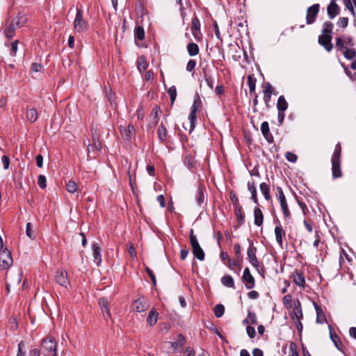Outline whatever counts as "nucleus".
I'll return each instance as SVG.
<instances>
[{"instance_id": "6e6d98bb", "label": "nucleus", "mask_w": 356, "mask_h": 356, "mask_svg": "<svg viewBox=\"0 0 356 356\" xmlns=\"http://www.w3.org/2000/svg\"><path fill=\"white\" fill-rule=\"evenodd\" d=\"M277 194L276 195L279 202L286 201V197L284 194L282 188L280 186H277Z\"/></svg>"}, {"instance_id": "aec40b11", "label": "nucleus", "mask_w": 356, "mask_h": 356, "mask_svg": "<svg viewBox=\"0 0 356 356\" xmlns=\"http://www.w3.org/2000/svg\"><path fill=\"white\" fill-rule=\"evenodd\" d=\"M185 343H186V339L182 334H179L178 335V339H177V341L168 342V343H169L170 345V346L173 348L175 352L177 351L178 349L182 348L183 346L185 344Z\"/></svg>"}, {"instance_id": "bb28decb", "label": "nucleus", "mask_w": 356, "mask_h": 356, "mask_svg": "<svg viewBox=\"0 0 356 356\" xmlns=\"http://www.w3.org/2000/svg\"><path fill=\"white\" fill-rule=\"evenodd\" d=\"M191 31L194 37H197L200 31V22L196 16H194L192 19Z\"/></svg>"}, {"instance_id": "a18cd8bd", "label": "nucleus", "mask_w": 356, "mask_h": 356, "mask_svg": "<svg viewBox=\"0 0 356 356\" xmlns=\"http://www.w3.org/2000/svg\"><path fill=\"white\" fill-rule=\"evenodd\" d=\"M26 236L31 239H34L36 237V235L33 229V225L31 222L26 223Z\"/></svg>"}, {"instance_id": "37998d69", "label": "nucleus", "mask_w": 356, "mask_h": 356, "mask_svg": "<svg viewBox=\"0 0 356 356\" xmlns=\"http://www.w3.org/2000/svg\"><path fill=\"white\" fill-rule=\"evenodd\" d=\"M247 83L249 87L250 92H254L256 88V79L251 75H248Z\"/></svg>"}, {"instance_id": "052dcab7", "label": "nucleus", "mask_w": 356, "mask_h": 356, "mask_svg": "<svg viewBox=\"0 0 356 356\" xmlns=\"http://www.w3.org/2000/svg\"><path fill=\"white\" fill-rule=\"evenodd\" d=\"M38 184L41 188L46 187V177L42 175H40L38 177Z\"/></svg>"}, {"instance_id": "9d476101", "label": "nucleus", "mask_w": 356, "mask_h": 356, "mask_svg": "<svg viewBox=\"0 0 356 356\" xmlns=\"http://www.w3.org/2000/svg\"><path fill=\"white\" fill-rule=\"evenodd\" d=\"M242 280L244 282L247 289H252L254 287L255 280L254 277L251 275L248 268H245L244 269Z\"/></svg>"}, {"instance_id": "338daca9", "label": "nucleus", "mask_w": 356, "mask_h": 356, "mask_svg": "<svg viewBox=\"0 0 356 356\" xmlns=\"http://www.w3.org/2000/svg\"><path fill=\"white\" fill-rule=\"evenodd\" d=\"M1 161H2V163L3 165V168L5 170H8L9 168V166H10V159L8 156H3L1 157Z\"/></svg>"}, {"instance_id": "412c9836", "label": "nucleus", "mask_w": 356, "mask_h": 356, "mask_svg": "<svg viewBox=\"0 0 356 356\" xmlns=\"http://www.w3.org/2000/svg\"><path fill=\"white\" fill-rule=\"evenodd\" d=\"M92 256L97 266L102 262L101 248L97 243L92 244Z\"/></svg>"}, {"instance_id": "ea45409f", "label": "nucleus", "mask_w": 356, "mask_h": 356, "mask_svg": "<svg viewBox=\"0 0 356 356\" xmlns=\"http://www.w3.org/2000/svg\"><path fill=\"white\" fill-rule=\"evenodd\" d=\"M134 36L136 39L143 40L145 38L144 29L140 26H136L134 30Z\"/></svg>"}, {"instance_id": "603ef678", "label": "nucleus", "mask_w": 356, "mask_h": 356, "mask_svg": "<svg viewBox=\"0 0 356 356\" xmlns=\"http://www.w3.org/2000/svg\"><path fill=\"white\" fill-rule=\"evenodd\" d=\"M66 189L69 193H75L77 190L76 184L74 181L70 180L66 184Z\"/></svg>"}, {"instance_id": "a878e982", "label": "nucleus", "mask_w": 356, "mask_h": 356, "mask_svg": "<svg viewBox=\"0 0 356 356\" xmlns=\"http://www.w3.org/2000/svg\"><path fill=\"white\" fill-rule=\"evenodd\" d=\"M248 189L251 193V199L254 202L258 204V200L257 197V188L255 187L254 181L253 180L248 182Z\"/></svg>"}, {"instance_id": "b1692460", "label": "nucleus", "mask_w": 356, "mask_h": 356, "mask_svg": "<svg viewBox=\"0 0 356 356\" xmlns=\"http://www.w3.org/2000/svg\"><path fill=\"white\" fill-rule=\"evenodd\" d=\"M234 213L237 219V223L238 226H241L245 222V215L243 213V209L241 206H237L234 208Z\"/></svg>"}, {"instance_id": "58836bf2", "label": "nucleus", "mask_w": 356, "mask_h": 356, "mask_svg": "<svg viewBox=\"0 0 356 356\" xmlns=\"http://www.w3.org/2000/svg\"><path fill=\"white\" fill-rule=\"evenodd\" d=\"M280 204L285 220H289L291 218V212L289 209L287 202H282Z\"/></svg>"}, {"instance_id": "ddd939ff", "label": "nucleus", "mask_w": 356, "mask_h": 356, "mask_svg": "<svg viewBox=\"0 0 356 356\" xmlns=\"http://www.w3.org/2000/svg\"><path fill=\"white\" fill-rule=\"evenodd\" d=\"M120 129L122 138L127 141H131L132 136L135 135V128L133 124H129L127 127L120 126Z\"/></svg>"}, {"instance_id": "bf43d9fd", "label": "nucleus", "mask_w": 356, "mask_h": 356, "mask_svg": "<svg viewBox=\"0 0 356 356\" xmlns=\"http://www.w3.org/2000/svg\"><path fill=\"white\" fill-rule=\"evenodd\" d=\"M348 24V17H340L338 20L337 25L341 28H346Z\"/></svg>"}, {"instance_id": "8fccbe9b", "label": "nucleus", "mask_w": 356, "mask_h": 356, "mask_svg": "<svg viewBox=\"0 0 356 356\" xmlns=\"http://www.w3.org/2000/svg\"><path fill=\"white\" fill-rule=\"evenodd\" d=\"M202 102L199 95H196L194 98L193 103L192 104L191 110L197 111V109L201 106Z\"/></svg>"}, {"instance_id": "13d9d810", "label": "nucleus", "mask_w": 356, "mask_h": 356, "mask_svg": "<svg viewBox=\"0 0 356 356\" xmlns=\"http://www.w3.org/2000/svg\"><path fill=\"white\" fill-rule=\"evenodd\" d=\"M352 1V0H343V3L346 8L350 11L353 15H355V10Z\"/></svg>"}, {"instance_id": "680f3d73", "label": "nucleus", "mask_w": 356, "mask_h": 356, "mask_svg": "<svg viewBox=\"0 0 356 356\" xmlns=\"http://www.w3.org/2000/svg\"><path fill=\"white\" fill-rule=\"evenodd\" d=\"M230 200L232 202L234 208L237 207V206H241L238 202V197L234 192H231L230 193Z\"/></svg>"}, {"instance_id": "09e8293b", "label": "nucleus", "mask_w": 356, "mask_h": 356, "mask_svg": "<svg viewBox=\"0 0 356 356\" xmlns=\"http://www.w3.org/2000/svg\"><path fill=\"white\" fill-rule=\"evenodd\" d=\"M102 149V144L98 140H95L93 141V144L89 145L88 147V152H91L93 150L99 151Z\"/></svg>"}, {"instance_id": "79ce46f5", "label": "nucleus", "mask_w": 356, "mask_h": 356, "mask_svg": "<svg viewBox=\"0 0 356 356\" xmlns=\"http://www.w3.org/2000/svg\"><path fill=\"white\" fill-rule=\"evenodd\" d=\"M243 323L252 325L257 324L256 314L251 312H248V317L243 321Z\"/></svg>"}, {"instance_id": "f03ea898", "label": "nucleus", "mask_w": 356, "mask_h": 356, "mask_svg": "<svg viewBox=\"0 0 356 356\" xmlns=\"http://www.w3.org/2000/svg\"><path fill=\"white\" fill-rule=\"evenodd\" d=\"M341 147L339 143L337 144L332 157V171L334 178L341 177L342 172L341 171Z\"/></svg>"}, {"instance_id": "7c9ffc66", "label": "nucleus", "mask_w": 356, "mask_h": 356, "mask_svg": "<svg viewBox=\"0 0 356 356\" xmlns=\"http://www.w3.org/2000/svg\"><path fill=\"white\" fill-rule=\"evenodd\" d=\"M343 56L347 60H353L355 58L356 56V50L353 47L346 48L345 49L342 50Z\"/></svg>"}, {"instance_id": "dca6fc26", "label": "nucleus", "mask_w": 356, "mask_h": 356, "mask_svg": "<svg viewBox=\"0 0 356 356\" xmlns=\"http://www.w3.org/2000/svg\"><path fill=\"white\" fill-rule=\"evenodd\" d=\"M275 235L277 243L280 247H282V238L285 236V232L284 231L280 221L276 222L275 227Z\"/></svg>"}, {"instance_id": "0eeeda50", "label": "nucleus", "mask_w": 356, "mask_h": 356, "mask_svg": "<svg viewBox=\"0 0 356 356\" xmlns=\"http://www.w3.org/2000/svg\"><path fill=\"white\" fill-rule=\"evenodd\" d=\"M319 10L320 5L318 3H315L307 8L306 15L307 24H312L315 22Z\"/></svg>"}, {"instance_id": "5701e85b", "label": "nucleus", "mask_w": 356, "mask_h": 356, "mask_svg": "<svg viewBox=\"0 0 356 356\" xmlns=\"http://www.w3.org/2000/svg\"><path fill=\"white\" fill-rule=\"evenodd\" d=\"M256 251H257V248H253L252 245H251L248 249V252H247L249 261L252 266L257 264L259 262L257 259V257H256Z\"/></svg>"}, {"instance_id": "393cba45", "label": "nucleus", "mask_w": 356, "mask_h": 356, "mask_svg": "<svg viewBox=\"0 0 356 356\" xmlns=\"http://www.w3.org/2000/svg\"><path fill=\"white\" fill-rule=\"evenodd\" d=\"M158 318L159 313L154 309H152L148 314L147 322L149 326H153L156 323Z\"/></svg>"}, {"instance_id": "cd10ccee", "label": "nucleus", "mask_w": 356, "mask_h": 356, "mask_svg": "<svg viewBox=\"0 0 356 356\" xmlns=\"http://www.w3.org/2000/svg\"><path fill=\"white\" fill-rule=\"evenodd\" d=\"M148 67V63L145 56H140L137 59V68L140 72H144Z\"/></svg>"}, {"instance_id": "7ed1b4c3", "label": "nucleus", "mask_w": 356, "mask_h": 356, "mask_svg": "<svg viewBox=\"0 0 356 356\" xmlns=\"http://www.w3.org/2000/svg\"><path fill=\"white\" fill-rule=\"evenodd\" d=\"M73 27L74 31L78 33H84L89 29V23L83 18L82 10L77 8Z\"/></svg>"}, {"instance_id": "2f4dec72", "label": "nucleus", "mask_w": 356, "mask_h": 356, "mask_svg": "<svg viewBox=\"0 0 356 356\" xmlns=\"http://www.w3.org/2000/svg\"><path fill=\"white\" fill-rule=\"evenodd\" d=\"M277 108L278 111L284 112L288 108V103L286 102L284 96L279 97L277 103Z\"/></svg>"}, {"instance_id": "49530a36", "label": "nucleus", "mask_w": 356, "mask_h": 356, "mask_svg": "<svg viewBox=\"0 0 356 356\" xmlns=\"http://www.w3.org/2000/svg\"><path fill=\"white\" fill-rule=\"evenodd\" d=\"M168 93L170 96L171 104H173L177 97V88L175 86H172L168 90Z\"/></svg>"}, {"instance_id": "e2e57ef3", "label": "nucleus", "mask_w": 356, "mask_h": 356, "mask_svg": "<svg viewBox=\"0 0 356 356\" xmlns=\"http://www.w3.org/2000/svg\"><path fill=\"white\" fill-rule=\"evenodd\" d=\"M285 156L286 159L291 163H296L298 159V156L295 154L290 152H286Z\"/></svg>"}, {"instance_id": "864d4df0", "label": "nucleus", "mask_w": 356, "mask_h": 356, "mask_svg": "<svg viewBox=\"0 0 356 356\" xmlns=\"http://www.w3.org/2000/svg\"><path fill=\"white\" fill-rule=\"evenodd\" d=\"M196 202L198 205L202 204L204 202V194L203 190L200 187L198 188V193L196 197Z\"/></svg>"}, {"instance_id": "f3484780", "label": "nucleus", "mask_w": 356, "mask_h": 356, "mask_svg": "<svg viewBox=\"0 0 356 356\" xmlns=\"http://www.w3.org/2000/svg\"><path fill=\"white\" fill-rule=\"evenodd\" d=\"M261 133L268 143L273 142V137L270 132L269 125L267 122H263L261 125Z\"/></svg>"}, {"instance_id": "774afa93", "label": "nucleus", "mask_w": 356, "mask_h": 356, "mask_svg": "<svg viewBox=\"0 0 356 356\" xmlns=\"http://www.w3.org/2000/svg\"><path fill=\"white\" fill-rule=\"evenodd\" d=\"M289 348L291 350V355L289 356H299L298 352L296 351V346L294 343H291Z\"/></svg>"}, {"instance_id": "f704fd0d", "label": "nucleus", "mask_w": 356, "mask_h": 356, "mask_svg": "<svg viewBox=\"0 0 356 356\" xmlns=\"http://www.w3.org/2000/svg\"><path fill=\"white\" fill-rule=\"evenodd\" d=\"M17 29V26H15L14 23L11 22L4 31L6 38L9 39L13 38L15 35V32Z\"/></svg>"}, {"instance_id": "9b49d317", "label": "nucleus", "mask_w": 356, "mask_h": 356, "mask_svg": "<svg viewBox=\"0 0 356 356\" xmlns=\"http://www.w3.org/2000/svg\"><path fill=\"white\" fill-rule=\"evenodd\" d=\"M147 300L145 297H140L133 302V308L137 312H143L149 308Z\"/></svg>"}, {"instance_id": "a19ab883", "label": "nucleus", "mask_w": 356, "mask_h": 356, "mask_svg": "<svg viewBox=\"0 0 356 356\" xmlns=\"http://www.w3.org/2000/svg\"><path fill=\"white\" fill-rule=\"evenodd\" d=\"M332 29H333V24L330 21L325 22L323 24V29L322 31V33H323L322 35H325L327 34L328 35H331Z\"/></svg>"}, {"instance_id": "2eb2a0df", "label": "nucleus", "mask_w": 356, "mask_h": 356, "mask_svg": "<svg viewBox=\"0 0 356 356\" xmlns=\"http://www.w3.org/2000/svg\"><path fill=\"white\" fill-rule=\"evenodd\" d=\"M332 35H321L318 37V42L325 48V49L330 52L332 51L333 48V44H332Z\"/></svg>"}, {"instance_id": "c756f323", "label": "nucleus", "mask_w": 356, "mask_h": 356, "mask_svg": "<svg viewBox=\"0 0 356 356\" xmlns=\"http://www.w3.org/2000/svg\"><path fill=\"white\" fill-rule=\"evenodd\" d=\"M26 117L29 122H35L38 118V115L36 109L34 108H31L29 109L28 108L26 111Z\"/></svg>"}, {"instance_id": "6ab92c4d", "label": "nucleus", "mask_w": 356, "mask_h": 356, "mask_svg": "<svg viewBox=\"0 0 356 356\" xmlns=\"http://www.w3.org/2000/svg\"><path fill=\"white\" fill-rule=\"evenodd\" d=\"M339 6L334 1H331L327 8V12L330 19L334 18L339 13Z\"/></svg>"}, {"instance_id": "20e7f679", "label": "nucleus", "mask_w": 356, "mask_h": 356, "mask_svg": "<svg viewBox=\"0 0 356 356\" xmlns=\"http://www.w3.org/2000/svg\"><path fill=\"white\" fill-rule=\"evenodd\" d=\"M190 243L194 256L200 261H203L205 256L204 252L200 247L196 236L193 234V229H192L190 231Z\"/></svg>"}, {"instance_id": "c9c22d12", "label": "nucleus", "mask_w": 356, "mask_h": 356, "mask_svg": "<svg viewBox=\"0 0 356 356\" xmlns=\"http://www.w3.org/2000/svg\"><path fill=\"white\" fill-rule=\"evenodd\" d=\"M221 282L224 286H225L227 287L233 288V289L235 288L234 281L233 277L231 275L223 276L221 279Z\"/></svg>"}, {"instance_id": "c03bdc74", "label": "nucleus", "mask_w": 356, "mask_h": 356, "mask_svg": "<svg viewBox=\"0 0 356 356\" xmlns=\"http://www.w3.org/2000/svg\"><path fill=\"white\" fill-rule=\"evenodd\" d=\"M213 312L217 318H220L225 313V307L221 304H218L215 306Z\"/></svg>"}, {"instance_id": "4468645a", "label": "nucleus", "mask_w": 356, "mask_h": 356, "mask_svg": "<svg viewBox=\"0 0 356 356\" xmlns=\"http://www.w3.org/2000/svg\"><path fill=\"white\" fill-rule=\"evenodd\" d=\"M291 278L293 279V282L301 289H305L306 282L305 276L302 273L299 272L298 270H296L292 275Z\"/></svg>"}, {"instance_id": "de8ad7c7", "label": "nucleus", "mask_w": 356, "mask_h": 356, "mask_svg": "<svg viewBox=\"0 0 356 356\" xmlns=\"http://www.w3.org/2000/svg\"><path fill=\"white\" fill-rule=\"evenodd\" d=\"M184 164L190 170H192L195 166L194 158L190 155H188L184 159Z\"/></svg>"}, {"instance_id": "0e129e2a", "label": "nucleus", "mask_w": 356, "mask_h": 356, "mask_svg": "<svg viewBox=\"0 0 356 356\" xmlns=\"http://www.w3.org/2000/svg\"><path fill=\"white\" fill-rule=\"evenodd\" d=\"M195 66H196V61L193 59H191L187 63L186 70L188 72H192L194 70Z\"/></svg>"}, {"instance_id": "39448f33", "label": "nucleus", "mask_w": 356, "mask_h": 356, "mask_svg": "<svg viewBox=\"0 0 356 356\" xmlns=\"http://www.w3.org/2000/svg\"><path fill=\"white\" fill-rule=\"evenodd\" d=\"M10 252L7 248H0V270H7L13 264Z\"/></svg>"}, {"instance_id": "5fc2aeb1", "label": "nucleus", "mask_w": 356, "mask_h": 356, "mask_svg": "<svg viewBox=\"0 0 356 356\" xmlns=\"http://www.w3.org/2000/svg\"><path fill=\"white\" fill-rule=\"evenodd\" d=\"M227 261H228L227 266L229 267V269L234 270L236 267H238L240 268V267H239V262H238V259H234L229 258L227 260Z\"/></svg>"}, {"instance_id": "72a5a7b5", "label": "nucleus", "mask_w": 356, "mask_h": 356, "mask_svg": "<svg viewBox=\"0 0 356 356\" xmlns=\"http://www.w3.org/2000/svg\"><path fill=\"white\" fill-rule=\"evenodd\" d=\"M157 135L159 140L163 143L167 139V129L163 124H160L157 129Z\"/></svg>"}, {"instance_id": "473e14b6", "label": "nucleus", "mask_w": 356, "mask_h": 356, "mask_svg": "<svg viewBox=\"0 0 356 356\" xmlns=\"http://www.w3.org/2000/svg\"><path fill=\"white\" fill-rule=\"evenodd\" d=\"M259 188L261 193L264 196V198L266 200H269L270 199V186L265 182H262L261 184H260Z\"/></svg>"}, {"instance_id": "69168bd1", "label": "nucleus", "mask_w": 356, "mask_h": 356, "mask_svg": "<svg viewBox=\"0 0 356 356\" xmlns=\"http://www.w3.org/2000/svg\"><path fill=\"white\" fill-rule=\"evenodd\" d=\"M18 43V40H15L11 44L10 55L13 56H15L17 54Z\"/></svg>"}, {"instance_id": "423d86ee", "label": "nucleus", "mask_w": 356, "mask_h": 356, "mask_svg": "<svg viewBox=\"0 0 356 356\" xmlns=\"http://www.w3.org/2000/svg\"><path fill=\"white\" fill-rule=\"evenodd\" d=\"M354 46V42L350 35H343L336 38V47L338 50L342 51L346 48Z\"/></svg>"}, {"instance_id": "4be33fe9", "label": "nucleus", "mask_w": 356, "mask_h": 356, "mask_svg": "<svg viewBox=\"0 0 356 356\" xmlns=\"http://www.w3.org/2000/svg\"><path fill=\"white\" fill-rule=\"evenodd\" d=\"M264 221V214L261 211V210L256 207L254 209V225L257 227H260L262 225Z\"/></svg>"}, {"instance_id": "e433bc0d", "label": "nucleus", "mask_w": 356, "mask_h": 356, "mask_svg": "<svg viewBox=\"0 0 356 356\" xmlns=\"http://www.w3.org/2000/svg\"><path fill=\"white\" fill-rule=\"evenodd\" d=\"M187 51L191 56H196L199 53L198 45L193 42L188 43L187 45Z\"/></svg>"}, {"instance_id": "4d7b16f0", "label": "nucleus", "mask_w": 356, "mask_h": 356, "mask_svg": "<svg viewBox=\"0 0 356 356\" xmlns=\"http://www.w3.org/2000/svg\"><path fill=\"white\" fill-rule=\"evenodd\" d=\"M291 300H292V297L289 294L286 295V296H284L282 302H283L284 305L286 308H290V307H292V305H291Z\"/></svg>"}, {"instance_id": "c85d7f7f", "label": "nucleus", "mask_w": 356, "mask_h": 356, "mask_svg": "<svg viewBox=\"0 0 356 356\" xmlns=\"http://www.w3.org/2000/svg\"><path fill=\"white\" fill-rule=\"evenodd\" d=\"M314 306L316 312V323L321 324L324 323L326 321V317L324 312L316 304H315Z\"/></svg>"}, {"instance_id": "4c0bfd02", "label": "nucleus", "mask_w": 356, "mask_h": 356, "mask_svg": "<svg viewBox=\"0 0 356 356\" xmlns=\"http://www.w3.org/2000/svg\"><path fill=\"white\" fill-rule=\"evenodd\" d=\"M188 120L190 121V131H192L195 127V124L197 122V111H194L191 110V112L188 115Z\"/></svg>"}, {"instance_id": "1a4fd4ad", "label": "nucleus", "mask_w": 356, "mask_h": 356, "mask_svg": "<svg viewBox=\"0 0 356 356\" xmlns=\"http://www.w3.org/2000/svg\"><path fill=\"white\" fill-rule=\"evenodd\" d=\"M290 316L293 321L302 320L303 317L301 303L298 299L293 301V310Z\"/></svg>"}, {"instance_id": "3c124183", "label": "nucleus", "mask_w": 356, "mask_h": 356, "mask_svg": "<svg viewBox=\"0 0 356 356\" xmlns=\"http://www.w3.org/2000/svg\"><path fill=\"white\" fill-rule=\"evenodd\" d=\"M203 74H204V80L207 84V86L212 90L213 88V86H214V79L211 76H209L205 70H203Z\"/></svg>"}, {"instance_id": "f8f14e48", "label": "nucleus", "mask_w": 356, "mask_h": 356, "mask_svg": "<svg viewBox=\"0 0 356 356\" xmlns=\"http://www.w3.org/2000/svg\"><path fill=\"white\" fill-rule=\"evenodd\" d=\"M99 305L105 320L108 321V319H111V314L110 312V307L108 299L105 297L99 298Z\"/></svg>"}, {"instance_id": "6e6552de", "label": "nucleus", "mask_w": 356, "mask_h": 356, "mask_svg": "<svg viewBox=\"0 0 356 356\" xmlns=\"http://www.w3.org/2000/svg\"><path fill=\"white\" fill-rule=\"evenodd\" d=\"M55 281L60 286L67 288L70 285V281L66 270L63 268L58 269L55 275Z\"/></svg>"}, {"instance_id": "f257e3e1", "label": "nucleus", "mask_w": 356, "mask_h": 356, "mask_svg": "<svg viewBox=\"0 0 356 356\" xmlns=\"http://www.w3.org/2000/svg\"><path fill=\"white\" fill-rule=\"evenodd\" d=\"M58 343L53 337L44 339L41 344V350L44 356H58Z\"/></svg>"}, {"instance_id": "a211bd4d", "label": "nucleus", "mask_w": 356, "mask_h": 356, "mask_svg": "<svg viewBox=\"0 0 356 356\" xmlns=\"http://www.w3.org/2000/svg\"><path fill=\"white\" fill-rule=\"evenodd\" d=\"M11 22L14 23L17 28L19 29L26 23L27 16L24 13L20 12L17 14L16 17L12 19Z\"/></svg>"}]
</instances>
